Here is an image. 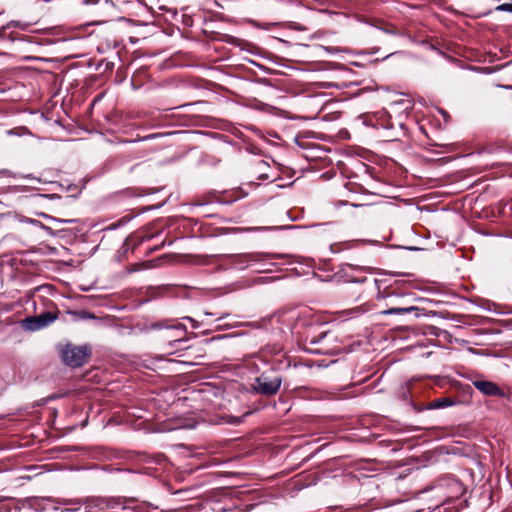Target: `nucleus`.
Masks as SVG:
<instances>
[{
    "label": "nucleus",
    "mask_w": 512,
    "mask_h": 512,
    "mask_svg": "<svg viewBox=\"0 0 512 512\" xmlns=\"http://www.w3.org/2000/svg\"><path fill=\"white\" fill-rule=\"evenodd\" d=\"M496 10L498 11H505V12H511L512 13V3H504L496 7Z\"/></svg>",
    "instance_id": "13"
},
{
    "label": "nucleus",
    "mask_w": 512,
    "mask_h": 512,
    "mask_svg": "<svg viewBox=\"0 0 512 512\" xmlns=\"http://www.w3.org/2000/svg\"><path fill=\"white\" fill-rule=\"evenodd\" d=\"M418 310L415 306L393 307L380 312L381 315H403Z\"/></svg>",
    "instance_id": "8"
},
{
    "label": "nucleus",
    "mask_w": 512,
    "mask_h": 512,
    "mask_svg": "<svg viewBox=\"0 0 512 512\" xmlns=\"http://www.w3.org/2000/svg\"><path fill=\"white\" fill-rule=\"evenodd\" d=\"M34 235L36 236H42L45 232L52 233L51 229L46 228L44 225H42L40 222L34 220Z\"/></svg>",
    "instance_id": "11"
},
{
    "label": "nucleus",
    "mask_w": 512,
    "mask_h": 512,
    "mask_svg": "<svg viewBox=\"0 0 512 512\" xmlns=\"http://www.w3.org/2000/svg\"><path fill=\"white\" fill-rule=\"evenodd\" d=\"M248 258L250 259V261H258L260 256L257 254H251L248 256Z\"/></svg>",
    "instance_id": "15"
},
{
    "label": "nucleus",
    "mask_w": 512,
    "mask_h": 512,
    "mask_svg": "<svg viewBox=\"0 0 512 512\" xmlns=\"http://www.w3.org/2000/svg\"><path fill=\"white\" fill-rule=\"evenodd\" d=\"M38 506H39V503L34 499V504H33L34 510H37Z\"/></svg>",
    "instance_id": "18"
},
{
    "label": "nucleus",
    "mask_w": 512,
    "mask_h": 512,
    "mask_svg": "<svg viewBox=\"0 0 512 512\" xmlns=\"http://www.w3.org/2000/svg\"><path fill=\"white\" fill-rule=\"evenodd\" d=\"M38 252L44 253V249L42 247H38V248L34 247L33 253H38Z\"/></svg>",
    "instance_id": "16"
},
{
    "label": "nucleus",
    "mask_w": 512,
    "mask_h": 512,
    "mask_svg": "<svg viewBox=\"0 0 512 512\" xmlns=\"http://www.w3.org/2000/svg\"><path fill=\"white\" fill-rule=\"evenodd\" d=\"M85 512H105L106 498L92 497L85 500Z\"/></svg>",
    "instance_id": "6"
},
{
    "label": "nucleus",
    "mask_w": 512,
    "mask_h": 512,
    "mask_svg": "<svg viewBox=\"0 0 512 512\" xmlns=\"http://www.w3.org/2000/svg\"><path fill=\"white\" fill-rule=\"evenodd\" d=\"M132 499L111 497L106 498L105 512H120L130 507Z\"/></svg>",
    "instance_id": "4"
},
{
    "label": "nucleus",
    "mask_w": 512,
    "mask_h": 512,
    "mask_svg": "<svg viewBox=\"0 0 512 512\" xmlns=\"http://www.w3.org/2000/svg\"><path fill=\"white\" fill-rule=\"evenodd\" d=\"M445 485L449 488V496L447 502L443 503V505L448 504L451 499L461 497L465 492L464 485L457 479L447 478Z\"/></svg>",
    "instance_id": "5"
},
{
    "label": "nucleus",
    "mask_w": 512,
    "mask_h": 512,
    "mask_svg": "<svg viewBox=\"0 0 512 512\" xmlns=\"http://www.w3.org/2000/svg\"><path fill=\"white\" fill-rule=\"evenodd\" d=\"M83 318H94V316L89 313H84Z\"/></svg>",
    "instance_id": "17"
},
{
    "label": "nucleus",
    "mask_w": 512,
    "mask_h": 512,
    "mask_svg": "<svg viewBox=\"0 0 512 512\" xmlns=\"http://www.w3.org/2000/svg\"><path fill=\"white\" fill-rule=\"evenodd\" d=\"M56 319V315L50 311L43 312L34 316V330L42 329L51 324Z\"/></svg>",
    "instance_id": "7"
},
{
    "label": "nucleus",
    "mask_w": 512,
    "mask_h": 512,
    "mask_svg": "<svg viewBox=\"0 0 512 512\" xmlns=\"http://www.w3.org/2000/svg\"><path fill=\"white\" fill-rule=\"evenodd\" d=\"M34 197L44 198V197H45V195H43V194H34Z\"/></svg>",
    "instance_id": "19"
},
{
    "label": "nucleus",
    "mask_w": 512,
    "mask_h": 512,
    "mask_svg": "<svg viewBox=\"0 0 512 512\" xmlns=\"http://www.w3.org/2000/svg\"><path fill=\"white\" fill-rule=\"evenodd\" d=\"M474 387L486 396H499L503 397V390L494 382L487 380L473 381Z\"/></svg>",
    "instance_id": "3"
},
{
    "label": "nucleus",
    "mask_w": 512,
    "mask_h": 512,
    "mask_svg": "<svg viewBox=\"0 0 512 512\" xmlns=\"http://www.w3.org/2000/svg\"><path fill=\"white\" fill-rule=\"evenodd\" d=\"M156 328H180V325H171V326H168V325H164L163 323H158L155 325Z\"/></svg>",
    "instance_id": "14"
},
{
    "label": "nucleus",
    "mask_w": 512,
    "mask_h": 512,
    "mask_svg": "<svg viewBox=\"0 0 512 512\" xmlns=\"http://www.w3.org/2000/svg\"><path fill=\"white\" fill-rule=\"evenodd\" d=\"M62 504L66 506L65 511L67 512H77L79 511L82 502L81 500H63Z\"/></svg>",
    "instance_id": "10"
},
{
    "label": "nucleus",
    "mask_w": 512,
    "mask_h": 512,
    "mask_svg": "<svg viewBox=\"0 0 512 512\" xmlns=\"http://www.w3.org/2000/svg\"><path fill=\"white\" fill-rule=\"evenodd\" d=\"M21 325L25 330H32V316H28L22 320Z\"/></svg>",
    "instance_id": "12"
},
{
    "label": "nucleus",
    "mask_w": 512,
    "mask_h": 512,
    "mask_svg": "<svg viewBox=\"0 0 512 512\" xmlns=\"http://www.w3.org/2000/svg\"><path fill=\"white\" fill-rule=\"evenodd\" d=\"M90 353V349L87 346L67 344L61 351V358L68 366L80 367L85 363Z\"/></svg>",
    "instance_id": "1"
},
{
    "label": "nucleus",
    "mask_w": 512,
    "mask_h": 512,
    "mask_svg": "<svg viewBox=\"0 0 512 512\" xmlns=\"http://www.w3.org/2000/svg\"><path fill=\"white\" fill-rule=\"evenodd\" d=\"M281 377H271L267 374H261L256 378L255 383L252 385V389L259 394L272 396L277 394L281 387Z\"/></svg>",
    "instance_id": "2"
},
{
    "label": "nucleus",
    "mask_w": 512,
    "mask_h": 512,
    "mask_svg": "<svg viewBox=\"0 0 512 512\" xmlns=\"http://www.w3.org/2000/svg\"><path fill=\"white\" fill-rule=\"evenodd\" d=\"M452 404H453V401L450 398L443 397V398L435 399L434 401H432L430 403L429 407L432 409H439V408L451 406Z\"/></svg>",
    "instance_id": "9"
}]
</instances>
